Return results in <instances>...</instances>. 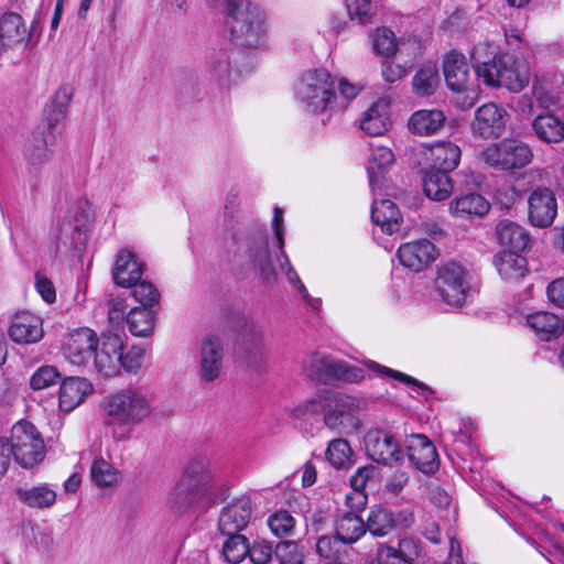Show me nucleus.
<instances>
[{
    "mask_svg": "<svg viewBox=\"0 0 564 564\" xmlns=\"http://www.w3.org/2000/svg\"><path fill=\"white\" fill-rule=\"evenodd\" d=\"M246 252L250 263L259 270L264 280L270 281L274 278L275 273L271 264L268 241L264 238L259 237L248 240Z\"/></svg>",
    "mask_w": 564,
    "mask_h": 564,
    "instance_id": "nucleus-34",
    "label": "nucleus"
},
{
    "mask_svg": "<svg viewBox=\"0 0 564 564\" xmlns=\"http://www.w3.org/2000/svg\"><path fill=\"white\" fill-rule=\"evenodd\" d=\"M499 275L507 282H518L525 276L528 263L524 257L514 251H502L494 259Z\"/></svg>",
    "mask_w": 564,
    "mask_h": 564,
    "instance_id": "nucleus-30",
    "label": "nucleus"
},
{
    "mask_svg": "<svg viewBox=\"0 0 564 564\" xmlns=\"http://www.w3.org/2000/svg\"><path fill=\"white\" fill-rule=\"evenodd\" d=\"M58 370L53 366L40 367L31 377L30 384L33 390H42L53 386L59 378Z\"/></svg>",
    "mask_w": 564,
    "mask_h": 564,
    "instance_id": "nucleus-60",
    "label": "nucleus"
},
{
    "mask_svg": "<svg viewBox=\"0 0 564 564\" xmlns=\"http://www.w3.org/2000/svg\"><path fill=\"white\" fill-rule=\"evenodd\" d=\"M226 2V23L232 40L246 47L260 48L269 40L267 14L256 4L240 0Z\"/></svg>",
    "mask_w": 564,
    "mask_h": 564,
    "instance_id": "nucleus-1",
    "label": "nucleus"
},
{
    "mask_svg": "<svg viewBox=\"0 0 564 564\" xmlns=\"http://www.w3.org/2000/svg\"><path fill=\"white\" fill-rule=\"evenodd\" d=\"M44 120L35 132L40 135L47 137L48 134H53L54 141L56 142L57 137L62 133V124L66 118V115L59 111H53L51 109L45 108Z\"/></svg>",
    "mask_w": 564,
    "mask_h": 564,
    "instance_id": "nucleus-56",
    "label": "nucleus"
},
{
    "mask_svg": "<svg viewBox=\"0 0 564 564\" xmlns=\"http://www.w3.org/2000/svg\"><path fill=\"white\" fill-rule=\"evenodd\" d=\"M230 57L226 51L213 53L208 61L210 74L217 80H226L230 75Z\"/></svg>",
    "mask_w": 564,
    "mask_h": 564,
    "instance_id": "nucleus-59",
    "label": "nucleus"
},
{
    "mask_svg": "<svg viewBox=\"0 0 564 564\" xmlns=\"http://www.w3.org/2000/svg\"><path fill=\"white\" fill-rule=\"evenodd\" d=\"M143 274V263H141L129 249L120 250L116 256L112 269V278L116 284L122 288H131Z\"/></svg>",
    "mask_w": 564,
    "mask_h": 564,
    "instance_id": "nucleus-25",
    "label": "nucleus"
},
{
    "mask_svg": "<svg viewBox=\"0 0 564 564\" xmlns=\"http://www.w3.org/2000/svg\"><path fill=\"white\" fill-rule=\"evenodd\" d=\"M228 539L224 542L223 554L227 562L231 564L240 563L250 551L247 538L242 534H227Z\"/></svg>",
    "mask_w": 564,
    "mask_h": 564,
    "instance_id": "nucleus-51",
    "label": "nucleus"
},
{
    "mask_svg": "<svg viewBox=\"0 0 564 564\" xmlns=\"http://www.w3.org/2000/svg\"><path fill=\"white\" fill-rule=\"evenodd\" d=\"M11 454L17 463L31 468L44 458V442L37 429L28 421L17 422L11 430Z\"/></svg>",
    "mask_w": 564,
    "mask_h": 564,
    "instance_id": "nucleus-7",
    "label": "nucleus"
},
{
    "mask_svg": "<svg viewBox=\"0 0 564 564\" xmlns=\"http://www.w3.org/2000/svg\"><path fill=\"white\" fill-rule=\"evenodd\" d=\"M73 95L74 89L69 85H63L55 91L46 108L67 115L68 106Z\"/></svg>",
    "mask_w": 564,
    "mask_h": 564,
    "instance_id": "nucleus-62",
    "label": "nucleus"
},
{
    "mask_svg": "<svg viewBox=\"0 0 564 564\" xmlns=\"http://www.w3.org/2000/svg\"><path fill=\"white\" fill-rule=\"evenodd\" d=\"M224 349L217 336H207L200 347L198 377L204 382L215 381L221 372Z\"/></svg>",
    "mask_w": 564,
    "mask_h": 564,
    "instance_id": "nucleus-18",
    "label": "nucleus"
},
{
    "mask_svg": "<svg viewBox=\"0 0 564 564\" xmlns=\"http://www.w3.org/2000/svg\"><path fill=\"white\" fill-rule=\"evenodd\" d=\"M496 234L499 243L510 249L509 251H522L530 242L527 230L522 226L508 219H502L497 224Z\"/></svg>",
    "mask_w": 564,
    "mask_h": 564,
    "instance_id": "nucleus-32",
    "label": "nucleus"
},
{
    "mask_svg": "<svg viewBox=\"0 0 564 564\" xmlns=\"http://www.w3.org/2000/svg\"><path fill=\"white\" fill-rule=\"evenodd\" d=\"M557 215V199L549 187H535L528 196V220L538 228L551 226Z\"/></svg>",
    "mask_w": 564,
    "mask_h": 564,
    "instance_id": "nucleus-13",
    "label": "nucleus"
},
{
    "mask_svg": "<svg viewBox=\"0 0 564 564\" xmlns=\"http://www.w3.org/2000/svg\"><path fill=\"white\" fill-rule=\"evenodd\" d=\"M280 564H303V554L294 542H280L275 546Z\"/></svg>",
    "mask_w": 564,
    "mask_h": 564,
    "instance_id": "nucleus-61",
    "label": "nucleus"
},
{
    "mask_svg": "<svg viewBox=\"0 0 564 564\" xmlns=\"http://www.w3.org/2000/svg\"><path fill=\"white\" fill-rule=\"evenodd\" d=\"M344 2L351 21L364 24L375 14L372 0H344Z\"/></svg>",
    "mask_w": 564,
    "mask_h": 564,
    "instance_id": "nucleus-52",
    "label": "nucleus"
},
{
    "mask_svg": "<svg viewBox=\"0 0 564 564\" xmlns=\"http://www.w3.org/2000/svg\"><path fill=\"white\" fill-rule=\"evenodd\" d=\"M498 46L489 41H480L473 47L470 59L477 78L482 80V70H492L494 63L498 59Z\"/></svg>",
    "mask_w": 564,
    "mask_h": 564,
    "instance_id": "nucleus-42",
    "label": "nucleus"
},
{
    "mask_svg": "<svg viewBox=\"0 0 564 564\" xmlns=\"http://www.w3.org/2000/svg\"><path fill=\"white\" fill-rule=\"evenodd\" d=\"M366 451L377 463L393 464L402 459V451L394 437L382 430H370L365 437Z\"/></svg>",
    "mask_w": 564,
    "mask_h": 564,
    "instance_id": "nucleus-17",
    "label": "nucleus"
},
{
    "mask_svg": "<svg viewBox=\"0 0 564 564\" xmlns=\"http://www.w3.org/2000/svg\"><path fill=\"white\" fill-rule=\"evenodd\" d=\"M469 271L456 261H447L437 269L435 288L441 299L453 307H462L470 285Z\"/></svg>",
    "mask_w": 564,
    "mask_h": 564,
    "instance_id": "nucleus-6",
    "label": "nucleus"
},
{
    "mask_svg": "<svg viewBox=\"0 0 564 564\" xmlns=\"http://www.w3.org/2000/svg\"><path fill=\"white\" fill-rule=\"evenodd\" d=\"M104 409L120 425L135 426L151 415L153 393L145 387L130 386L108 395Z\"/></svg>",
    "mask_w": 564,
    "mask_h": 564,
    "instance_id": "nucleus-2",
    "label": "nucleus"
},
{
    "mask_svg": "<svg viewBox=\"0 0 564 564\" xmlns=\"http://www.w3.org/2000/svg\"><path fill=\"white\" fill-rule=\"evenodd\" d=\"M460 155L462 151L455 143L437 142L429 148L426 159L432 163L430 170H438L448 174L458 166Z\"/></svg>",
    "mask_w": 564,
    "mask_h": 564,
    "instance_id": "nucleus-28",
    "label": "nucleus"
},
{
    "mask_svg": "<svg viewBox=\"0 0 564 564\" xmlns=\"http://www.w3.org/2000/svg\"><path fill=\"white\" fill-rule=\"evenodd\" d=\"M268 525L274 535L284 536L293 531L295 519L290 512L280 510L269 517Z\"/></svg>",
    "mask_w": 564,
    "mask_h": 564,
    "instance_id": "nucleus-57",
    "label": "nucleus"
},
{
    "mask_svg": "<svg viewBox=\"0 0 564 564\" xmlns=\"http://www.w3.org/2000/svg\"><path fill=\"white\" fill-rule=\"evenodd\" d=\"M409 542H401L400 549L381 545L378 550V558L381 564H412V560L405 555V547Z\"/></svg>",
    "mask_w": 564,
    "mask_h": 564,
    "instance_id": "nucleus-58",
    "label": "nucleus"
},
{
    "mask_svg": "<svg viewBox=\"0 0 564 564\" xmlns=\"http://www.w3.org/2000/svg\"><path fill=\"white\" fill-rule=\"evenodd\" d=\"M490 209L488 200L477 193H469L455 198L449 210L453 215L462 218H471L474 216L482 217Z\"/></svg>",
    "mask_w": 564,
    "mask_h": 564,
    "instance_id": "nucleus-33",
    "label": "nucleus"
},
{
    "mask_svg": "<svg viewBox=\"0 0 564 564\" xmlns=\"http://www.w3.org/2000/svg\"><path fill=\"white\" fill-rule=\"evenodd\" d=\"M533 96L543 108L555 106L564 96V77L560 73L538 75L533 80Z\"/></svg>",
    "mask_w": 564,
    "mask_h": 564,
    "instance_id": "nucleus-22",
    "label": "nucleus"
},
{
    "mask_svg": "<svg viewBox=\"0 0 564 564\" xmlns=\"http://www.w3.org/2000/svg\"><path fill=\"white\" fill-rule=\"evenodd\" d=\"M482 82L490 87H506L510 91H521L530 82V69L525 62L511 54H500L492 70H482Z\"/></svg>",
    "mask_w": 564,
    "mask_h": 564,
    "instance_id": "nucleus-8",
    "label": "nucleus"
},
{
    "mask_svg": "<svg viewBox=\"0 0 564 564\" xmlns=\"http://www.w3.org/2000/svg\"><path fill=\"white\" fill-rule=\"evenodd\" d=\"M252 506L248 497H240L227 505L218 520V527L223 534L238 533L243 530L251 518Z\"/></svg>",
    "mask_w": 564,
    "mask_h": 564,
    "instance_id": "nucleus-19",
    "label": "nucleus"
},
{
    "mask_svg": "<svg viewBox=\"0 0 564 564\" xmlns=\"http://www.w3.org/2000/svg\"><path fill=\"white\" fill-rule=\"evenodd\" d=\"M394 164V154L389 147L372 144L368 163V176L372 191L381 189L384 184V175Z\"/></svg>",
    "mask_w": 564,
    "mask_h": 564,
    "instance_id": "nucleus-26",
    "label": "nucleus"
},
{
    "mask_svg": "<svg viewBox=\"0 0 564 564\" xmlns=\"http://www.w3.org/2000/svg\"><path fill=\"white\" fill-rule=\"evenodd\" d=\"M123 348V339L120 335L102 333L93 355V366L96 372L104 377L117 375L120 370Z\"/></svg>",
    "mask_w": 564,
    "mask_h": 564,
    "instance_id": "nucleus-11",
    "label": "nucleus"
},
{
    "mask_svg": "<svg viewBox=\"0 0 564 564\" xmlns=\"http://www.w3.org/2000/svg\"><path fill=\"white\" fill-rule=\"evenodd\" d=\"M329 398V390H318L310 398L301 401L294 406L289 408L288 413L291 417L297 420L317 415L322 411L326 412Z\"/></svg>",
    "mask_w": 564,
    "mask_h": 564,
    "instance_id": "nucleus-37",
    "label": "nucleus"
},
{
    "mask_svg": "<svg viewBox=\"0 0 564 564\" xmlns=\"http://www.w3.org/2000/svg\"><path fill=\"white\" fill-rule=\"evenodd\" d=\"M532 127L535 134L545 142H558L564 138V123L551 113L538 116Z\"/></svg>",
    "mask_w": 564,
    "mask_h": 564,
    "instance_id": "nucleus-44",
    "label": "nucleus"
},
{
    "mask_svg": "<svg viewBox=\"0 0 564 564\" xmlns=\"http://www.w3.org/2000/svg\"><path fill=\"white\" fill-rule=\"evenodd\" d=\"M295 97L312 113L345 110L344 104H337L332 75L324 68L306 70L295 85Z\"/></svg>",
    "mask_w": 564,
    "mask_h": 564,
    "instance_id": "nucleus-4",
    "label": "nucleus"
},
{
    "mask_svg": "<svg viewBox=\"0 0 564 564\" xmlns=\"http://www.w3.org/2000/svg\"><path fill=\"white\" fill-rule=\"evenodd\" d=\"M93 391V384L85 378L69 377L65 379L59 387V409L64 412L73 411L83 403Z\"/></svg>",
    "mask_w": 564,
    "mask_h": 564,
    "instance_id": "nucleus-24",
    "label": "nucleus"
},
{
    "mask_svg": "<svg viewBox=\"0 0 564 564\" xmlns=\"http://www.w3.org/2000/svg\"><path fill=\"white\" fill-rule=\"evenodd\" d=\"M132 295L142 305L143 308H150L160 301V293L155 286L148 282L140 280L132 284Z\"/></svg>",
    "mask_w": 564,
    "mask_h": 564,
    "instance_id": "nucleus-53",
    "label": "nucleus"
},
{
    "mask_svg": "<svg viewBox=\"0 0 564 564\" xmlns=\"http://www.w3.org/2000/svg\"><path fill=\"white\" fill-rule=\"evenodd\" d=\"M445 116L437 109H422L415 111L409 120V129L420 135L435 133L444 123Z\"/></svg>",
    "mask_w": 564,
    "mask_h": 564,
    "instance_id": "nucleus-35",
    "label": "nucleus"
},
{
    "mask_svg": "<svg viewBox=\"0 0 564 564\" xmlns=\"http://www.w3.org/2000/svg\"><path fill=\"white\" fill-rule=\"evenodd\" d=\"M325 454L328 462L337 469L349 468L352 464V449L344 438L329 442Z\"/></svg>",
    "mask_w": 564,
    "mask_h": 564,
    "instance_id": "nucleus-50",
    "label": "nucleus"
},
{
    "mask_svg": "<svg viewBox=\"0 0 564 564\" xmlns=\"http://www.w3.org/2000/svg\"><path fill=\"white\" fill-rule=\"evenodd\" d=\"M411 464L424 474H432L438 467L437 453L432 442L422 434L413 435L408 444Z\"/></svg>",
    "mask_w": 564,
    "mask_h": 564,
    "instance_id": "nucleus-21",
    "label": "nucleus"
},
{
    "mask_svg": "<svg viewBox=\"0 0 564 564\" xmlns=\"http://www.w3.org/2000/svg\"><path fill=\"white\" fill-rule=\"evenodd\" d=\"M397 256L404 268L417 273L427 269L437 259L438 250L430 240L417 239L402 243Z\"/></svg>",
    "mask_w": 564,
    "mask_h": 564,
    "instance_id": "nucleus-15",
    "label": "nucleus"
},
{
    "mask_svg": "<svg viewBox=\"0 0 564 564\" xmlns=\"http://www.w3.org/2000/svg\"><path fill=\"white\" fill-rule=\"evenodd\" d=\"M508 118L503 107L487 102L476 109L471 130L482 139H496L505 132Z\"/></svg>",
    "mask_w": 564,
    "mask_h": 564,
    "instance_id": "nucleus-14",
    "label": "nucleus"
},
{
    "mask_svg": "<svg viewBox=\"0 0 564 564\" xmlns=\"http://www.w3.org/2000/svg\"><path fill=\"white\" fill-rule=\"evenodd\" d=\"M127 324L132 335L147 337L153 333L154 314L150 308H131L127 315Z\"/></svg>",
    "mask_w": 564,
    "mask_h": 564,
    "instance_id": "nucleus-47",
    "label": "nucleus"
},
{
    "mask_svg": "<svg viewBox=\"0 0 564 564\" xmlns=\"http://www.w3.org/2000/svg\"><path fill=\"white\" fill-rule=\"evenodd\" d=\"M438 84L440 76L435 65H426L420 68L412 80L415 94L422 97L434 94Z\"/></svg>",
    "mask_w": 564,
    "mask_h": 564,
    "instance_id": "nucleus-49",
    "label": "nucleus"
},
{
    "mask_svg": "<svg viewBox=\"0 0 564 564\" xmlns=\"http://www.w3.org/2000/svg\"><path fill=\"white\" fill-rule=\"evenodd\" d=\"M273 230L274 235L278 239L281 258H280V268L282 271L285 272L286 278L290 283L295 284L297 288L300 286V283H302L299 274L294 270V268L291 265L290 260L288 256L285 254L283 247H284V228H283V210L280 207L274 208V217H273Z\"/></svg>",
    "mask_w": 564,
    "mask_h": 564,
    "instance_id": "nucleus-45",
    "label": "nucleus"
},
{
    "mask_svg": "<svg viewBox=\"0 0 564 564\" xmlns=\"http://www.w3.org/2000/svg\"><path fill=\"white\" fill-rule=\"evenodd\" d=\"M479 158L486 165L497 171H513L530 164L533 153L527 143L510 138L488 144L480 152Z\"/></svg>",
    "mask_w": 564,
    "mask_h": 564,
    "instance_id": "nucleus-5",
    "label": "nucleus"
},
{
    "mask_svg": "<svg viewBox=\"0 0 564 564\" xmlns=\"http://www.w3.org/2000/svg\"><path fill=\"white\" fill-rule=\"evenodd\" d=\"M89 474L91 482L98 488L115 487L122 478L121 471L101 456L95 457Z\"/></svg>",
    "mask_w": 564,
    "mask_h": 564,
    "instance_id": "nucleus-38",
    "label": "nucleus"
},
{
    "mask_svg": "<svg viewBox=\"0 0 564 564\" xmlns=\"http://www.w3.org/2000/svg\"><path fill=\"white\" fill-rule=\"evenodd\" d=\"M371 219L386 234L392 235L400 229L402 215L390 199H373Z\"/></svg>",
    "mask_w": 564,
    "mask_h": 564,
    "instance_id": "nucleus-29",
    "label": "nucleus"
},
{
    "mask_svg": "<svg viewBox=\"0 0 564 564\" xmlns=\"http://www.w3.org/2000/svg\"><path fill=\"white\" fill-rule=\"evenodd\" d=\"M366 371L362 367L350 365L341 359H337L333 382L340 381L345 383H357L364 380Z\"/></svg>",
    "mask_w": 564,
    "mask_h": 564,
    "instance_id": "nucleus-54",
    "label": "nucleus"
},
{
    "mask_svg": "<svg viewBox=\"0 0 564 564\" xmlns=\"http://www.w3.org/2000/svg\"><path fill=\"white\" fill-rule=\"evenodd\" d=\"M527 324L541 340L545 341L557 338L564 333V324L560 317L546 311L528 315Z\"/></svg>",
    "mask_w": 564,
    "mask_h": 564,
    "instance_id": "nucleus-31",
    "label": "nucleus"
},
{
    "mask_svg": "<svg viewBox=\"0 0 564 564\" xmlns=\"http://www.w3.org/2000/svg\"><path fill=\"white\" fill-rule=\"evenodd\" d=\"M443 72L447 87L454 93H467L470 106L477 96L478 86L470 74L466 56L451 52L443 62Z\"/></svg>",
    "mask_w": 564,
    "mask_h": 564,
    "instance_id": "nucleus-12",
    "label": "nucleus"
},
{
    "mask_svg": "<svg viewBox=\"0 0 564 564\" xmlns=\"http://www.w3.org/2000/svg\"><path fill=\"white\" fill-rule=\"evenodd\" d=\"M365 533L366 524L355 512H344L336 522V538L344 543H355Z\"/></svg>",
    "mask_w": 564,
    "mask_h": 564,
    "instance_id": "nucleus-40",
    "label": "nucleus"
},
{
    "mask_svg": "<svg viewBox=\"0 0 564 564\" xmlns=\"http://www.w3.org/2000/svg\"><path fill=\"white\" fill-rule=\"evenodd\" d=\"M423 191L432 200H444L453 193V183L447 173L427 170L423 180Z\"/></svg>",
    "mask_w": 564,
    "mask_h": 564,
    "instance_id": "nucleus-36",
    "label": "nucleus"
},
{
    "mask_svg": "<svg viewBox=\"0 0 564 564\" xmlns=\"http://www.w3.org/2000/svg\"><path fill=\"white\" fill-rule=\"evenodd\" d=\"M337 359L330 355L314 351L303 360V371L312 380L322 383H333Z\"/></svg>",
    "mask_w": 564,
    "mask_h": 564,
    "instance_id": "nucleus-27",
    "label": "nucleus"
},
{
    "mask_svg": "<svg viewBox=\"0 0 564 564\" xmlns=\"http://www.w3.org/2000/svg\"><path fill=\"white\" fill-rule=\"evenodd\" d=\"M17 495L19 500L30 508H50L56 501V491L46 484L31 488H20Z\"/></svg>",
    "mask_w": 564,
    "mask_h": 564,
    "instance_id": "nucleus-41",
    "label": "nucleus"
},
{
    "mask_svg": "<svg viewBox=\"0 0 564 564\" xmlns=\"http://www.w3.org/2000/svg\"><path fill=\"white\" fill-rule=\"evenodd\" d=\"M97 340V335L93 329L88 327L78 328L65 339L63 354L70 364L86 366L94 355Z\"/></svg>",
    "mask_w": 564,
    "mask_h": 564,
    "instance_id": "nucleus-16",
    "label": "nucleus"
},
{
    "mask_svg": "<svg viewBox=\"0 0 564 564\" xmlns=\"http://www.w3.org/2000/svg\"><path fill=\"white\" fill-rule=\"evenodd\" d=\"M241 347L245 354L246 367L254 372L267 370L270 351L265 340L263 326L248 322L241 332Z\"/></svg>",
    "mask_w": 564,
    "mask_h": 564,
    "instance_id": "nucleus-10",
    "label": "nucleus"
},
{
    "mask_svg": "<svg viewBox=\"0 0 564 564\" xmlns=\"http://www.w3.org/2000/svg\"><path fill=\"white\" fill-rule=\"evenodd\" d=\"M329 403L324 414L327 427L339 433H350L359 427L356 412L361 408L360 398L329 390Z\"/></svg>",
    "mask_w": 564,
    "mask_h": 564,
    "instance_id": "nucleus-9",
    "label": "nucleus"
},
{
    "mask_svg": "<svg viewBox=\"0 0 564 564\" xmlns=\"http://www.w3.org/2000/svg\"><path fill=\"white\" fill-rule=\"evenodd\" d=\"M54 144L55 141L53 134L43 137L34 132L25 148V158L28 162L34 167L44 165L52 159V147Z\"/></svg>",
    "mask_w": 564,
    "mask_h": 564,
    "instance_id": "nucleus-39",
    "label": "nucleus"
},
{
    "mask_svg": "<svg viewBox=\"0 0 564 564\" xmlns=\"http://www.w3.org/2000/svg\"><path fill=\"white\" fill-rule=\"evenodd\" d=\"M26 35V26L19 14L8 13L0 19V40L3 44L22 42Z\"/></svg>",
    "mask_w": 564,
    "mask_h": 564,
    "instance_id": "nucleus-46",
    "label": "nucleus"
},
{
    "mask_svg": "<svg viewBox=\"0 0 564 564\" xmlns=\"http://www.w3.org/2000/svg\"><path fill=\"white\" fill-rule=\"evenodd\" d=\"M546 297L553 306L564 310V276L556 278L547 284Z\"/></svg>",
    "mask_w": 564,
    "mask_h": 564,
    "instance_id": "nucleus-64",
    "label": "nucleus"
},
{
    "mask_svg": "<svg viewBox=\"0 0 564 564\" xmlns=\"http://www.w3.org/2000/svg\"><path fill=\"white\" fill-rule=\"evenodd\" d=\"M390 101L376 100L361 116L360 129L369 135H382L391 128Z\"/></svg>",
    "mask_w": 564,
    "mask_h": 564,
    "instance_id": "nucleus-23",
    "label": "nucleus"
},
{
    "mask_svg": "<svg viewBox=\"0 0 564 564\" xmlns=\"http://www.w3.org/2000/svg\"><path fill=\"white\" fill-rule=\"evenodd\" d=\"M91 220L90 207L87 200L76 202L68 212L67 219L59 227L58 239H63L64 235L69 231L86 230Z\"/></svg>",
    "mask_w": 564,
    "mask_h": 564,
    "instance_id": "nucleus-43",
    "label": "nucleus"
},
{
    "mask_svg": "<svg viewBox=\"0 0 564 564\" xmlns=\"http://www.w3.org/2000/svg\"><path fill=\"white\" fill-rule=\"evenodd\" d=\"M275 554V549L268 541H256L251 546L248 555L254 564H267Z\"/></svg>",
    "mask_w": 564,
    "mask_h": 564,
    "instance_id": "nucleus-63",
    "label": "nucleus"
},
{
    "mask_svg": "<svg viewBox=\"0 0 564 564\" xmlns=\"http://www.w3.org/2000/svg\"><path fill=\"white\" fill-rule=\"evenodd\" d=\"M8 332L14 343L32 344L43 337V323L31 312H19L12 317Z\"/></svg>",
    "mask_w": 564,
    "mask_h": 564,
    "instance_id": "nucleus-20",
    "label": "nucleus"
},
{
    "mask_svg": "<svg viewBox=\"0 0 564 564\" xmlns=\"http://www.w3.org/2000/svg\"><path fill=\"white\" fill-rule=\"evenodd\" d=\"M372 44L375 51L383 56H392L397 52L395 36L392 31L381 28L373 34Z\"/></svg>",
    "mask_w": 564,
    "mask_h": 564,
    "instance_id": "nucleus-55",
    "label": "nucleus"
},
{
    "mask_svg": "<svg viewBox=\"0 0 564 564\" xmlns=\"http://www.w3.org/2000/svg\"><path fill=\"white\" fill-rule=\"evenodd\" d=\"M213 479L214 475L207 459H192L170 492L169 501L172 508L182 510L197 503H207L212 498Z\"/></svg>",
    "mask_w": 564,
    "mask_h": 564,
    "instance_id": "nucleus-3",
    "label": "nucleus"
},
{
    "mask_svg": "<svg viewBox=\"0 0 564 564\" xmlns=\"http://www.w3.org/2000/svg\"><path fill=\"white\" fill-rule=\"evenodd\" d=\"M373 536H384L393 530L392 512L381 506H375L370 509L366 531Z\"/></svg>",
    "mask_w": 564,
    "mask_h": 564,
    "instance_id": "nucleus-48",
    "label": "nucleus"
}]
</instances>
